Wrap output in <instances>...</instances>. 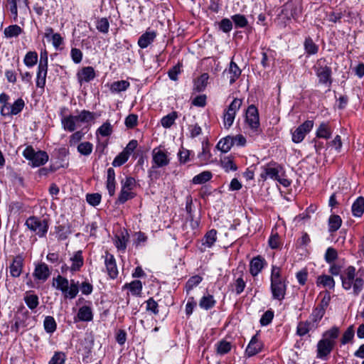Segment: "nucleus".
Instances as JSON below:
<instances>
[{"instance_id": "b1692460", "label": "nucleus", "mask_w": 364, "mask_h": 364, "mask_svg": "<svg viewBox=\"0 0 364 364\" xmlns=\"http://www.w3.org/2000/svg\"><path fill=\"white\" fill-rule=\"evenodd\" d=\"M331 134L332 130L329 123L325 122H323L320 124L316 132V137L326 139H329L331 136Z\"/></svg>"}, {"instance_id": "39448f33", "label": "nucleus", "mask_w": 364, "mask_h": 364, "mask_svg": "<svg viewBox=\"0 0 364 364\" xmlns=\"http://www.w3.org/2000/svg\"><path fill=\"white\" fill-rule=\"evenodd\" d=\"M25 224L29 230L35 232L41 237L46 236L48 230V222L35 216L29 217Z\"/></svg>"}, {"instance_id": "774afa93", "label": "nucleus", "mask_w": 364, "mask_h": 364, "mask_svg": "<svg viewBox=\"0 0 364 364\" xmlns=\"http://www.w3.org/2000/svg\"><path fill=\"white\" fill-rule=\"evenodd\" d=\"M65 361V355L62 352H55L51 358L48 364H64Z\"/></svg>"}, {"instance_id": "bf43d9fd", "label": "nucleus", "mask_w": 364, "mask_h": 364, "mask_svg": "<svg viewBox=\"0 0 364 364\" xmlns=\"http://www.w3.org/2000/svg\"><path fill=\"white\" fill-rule=\"evenodd\" d=\"M79 122H89L95 119V114L87 110H82L78 115H76Z\"/></svg>"}, {"instance_id": "5701e85b", "label": "nucleus", "mask_w": 364, "mask_h": 364, "mask_svg": "<svg viewBox=\"0 0 364 364\" xmlns=\"http://www.w3.org/2000/svg\"><path fill=\"white\" fill-rule=\"evenodd\" d=\"M156 37V33L155 31H146L139 37L138 46L141 48H146L154 41Z\"/></svg>"}, {"instance_id": "de8ad7c7", "label": "nucleus", "mask_w": 364, "mask_h": 364, "mask_svg": "<svg viewBox=\"0 0 364 364\" xmlns=\"http://www.w3.org/2000/svg\"><path fill=\"white\" fill-rule=\"evenodd\" d=\"M304 49L309 55H314L318 53V47L311 38H306L304 41Z\"/></svg>"}, {"instance_id": "c9c22d12", "label": "nucleus", "mask_w": 364, "mask_h": 364, "mask_svg": "<svg viewBox=\"0 0 364 364\" xmlns=\"http://www.w3.org/2000/svg\"><path fill=\"white\" fill-rule=\"evenodd\" d=\"M316 327H313L312 323L308 320L306 321H300L296 328V333L299 336H304L309 331L316 329Z\"/></svg>"}, {"instance_id": "bb28decb", "label": "nucleus", "mask_w": 364, "mask_h": 364, "mask_svg": "<svg viewBox=\"0 0 364 364\" xmlns=\"http://www.w3.org/2000/svg\"><path fill=\"white\" fill-rule=\"evenodd\" d=\"M217 240V231L212 229L206 232L202 240V245L205 247L210 248L213 246Z\"/></svg>"}, {"instance_id": "6e6d98bb", "label": "nucleus", "mask_w": 364, "mask_h": 364, "mask_svg": "<svg viewBox=\"0 0 364 364\" xmlns=\"http://www.w3.org/2000/svg\"><path fill=\"white\" fill-rule=\"evenodd\" d=\"M338 258V252L333 247H328L325 255L324 259L328 264H332Z\"/></svg>"}, {"instance_id": "ddd939ff", "label": "nucleus", "mask_w": 364, "mask_h": 364, "mask_svg": "<svg viewBox=\"0 0 364 364\" xmlns=\"http://www.w3.org/2000/svg\"><path fill=\"white\" fill-rule=\"evenodd\" d=\"M104 258L106 270L109 277L111 279L117 278L118 275V269L114 255L107 252Z\"/></svg>"}, {"instance_id": "a18cd8bd", "label": "nucleus", "mask_w": 364, "mask_h": 364, "mask_svg": "<svg viewBox=\"0 0 364 364\" xmlns=\"http://www.w3.org/2000/svg\"><path fill=\"white\" fill-rule=\"evenodd\" d=\"M24 301L31 310L35 309L39 304L38 296L36 294H26Z\"/></svg>"}, {"instance_id": "8fccbe9b", "label": "nucleus", "mask_w": 364, "mask_h": 364, "mask_svg": "<svg viewBox=\"0 0 364 364\" xmlns=\"http://www.w3.org/2000/svg\"><path fill=\"white\" fill-rule=\"evenodd\" d=\"M71 233L69 226L58 225L56 227L57 238L59 240H65Z\"/></svg>"}, {"instance_id": "f704fd0d", "label": "nucleus", "mask_w": 364, "mask_h": 364, "mask_svg": "<svg viewBox=\"0 0 364 364\" xmlns=\"http://www.w3.org/2000/svg\"><path fill=\"white\" fill-rule=\"evenodd\" d=\"M325 314V312L323 311V310H320L318 308L315 307L311 315L309 316V318L308 319L310 323H312L313 327H318L319 322L322 319Z\"/></svg>"}, {"instance_id": "69168bd1", "label": "nucleus", "mask_w": 364, "mask_h": 364, "mask_svg": "<svg viewBox=\"0 0 364 364\" xmlns=\"http://www.w3.org/2000/svg\"><path fill=\"white\" fill-rule=\"evenodd\" d=\"M102 196L100 193H88L86 196L87 202L92 205L96 206L100 204L101 201Z\"/></svg>"}, {"instance_id": "2f4dec72", "label": "nucleus", "mask_w": 364, "mask_h": 364, "mask_svg": "<svg viewBox=\"0 0 364 364\" xmlns=\"http://www.w3.org/2000/svg\"><path fill=\"white\" fill-rule=\"evenodd\" d=\"M339 328L336 326H333L329 330L323 333L322 339L326 341H330L333 345H336V340L339 336Z\"/></svg>"}, {"instance_id": "ea45409f", "label": "nucleus", "mask_w": 364, "mask_h": 364, "mask_svg": "<svg viewBox=\"0 0 364 364\" xmlns=\"http://www.w3.org/2000/svg\"><path fill=\"white\" fill-rule=\"evenodd\" d=\"M216 301L214 299L213 296L212 295L208 294L207 296H203L200 301H199V306L201 309L208 310L211 308H213Z\"/></svg>"}, {"instance_id": "3c124183", "label": "nucleus", "mask_w": 364, "mask_h": 364, "mask_svg": "<svg viewBox=\"0 0 364 364\" xmlns=\"http://www.w3.org/2000/svg\"><path fill=\"white\" fill-rule=\"evenodd\" d=\"M127 288L129 289L130 291L134 295H139L141 292L142 289V283L139 280H134L130 282L129 284H126L125 285Z\"/></svg>"}, {"instance_id": "4c0bfd02", "label": "nucleus", "mask_w": 364, "mask_h": 364, "mask_svg": "<svg viewBox=\"0 0 364 364\" xmlns=\"http://www.w3.org/2000/svg\"><path fill=\"white\" fill-rule=\"evenodd\" d=\"M178 113L176 111L171 112L167 115L163 117L161 119V124L164 128L168 129L174 123L176 119L178 118Z\"/></svg>"}, {"instance_id": "13d9d810", "label": "nucleus", "mask_w": 364, "mask_h": 364, "mask_svg": "<svg viewBox=\"0 0 364 364\" xmlns=\"http://www.w3.org/2000/svg\"><path fill=\"white\" fill-rule=\"evenodd\" d=\"M231 347L230 342L223 340L218 343L217 353L220 355H225L231 350Z\"/></svg>"}, {"instance_id": "dca6fc26", "label": "nucleus", "mask_w": 364, "mask_h": 364, "mask_svg": "<svg viewBox=\"0 0 364 364\" xmlns=\"http://www.w3.org/2000/svg\"><path fill=\"white\" fill-rule=\"evenodd\" d=\"M153 162L156 167H163L169 164V159L165 151L159 148H156L152 151Z\"/></svg>"}, {"instance_id": "6e6552de", "label": "nucleus", "mask_w": 364, "mask_h": 364, "mask_svg": "<svg viewBox=\"0 0 364 364\" xmlns=\"http://www.w3.org/2000/svg\"><path fill=\"white\" fill-rule=\"evenodd\" d=\"M314 127L312 120H306L299 126L294 132H292V141L294 143L301 142L306 134H308Z\"/></svg>"}, {"instance_id": "f03ea898", "label": "nucleus", "mask_w": 364, "mask_h": 364, "mask_svg": "<svg viewBox=\"0 0 364 364\" xmlns=\"http://www.w3.org/2000/svg\"><path fill=\"white\" fill-rule=\"evenodd\" d=\"M52 286L57 290L60 291L65 299H73L76 297L79 292L77 282L72 279L70 284L68 279L61 275H58L53 278Z\"/></svg>"}, {"instance_id": "9d476101", "label": "nucleus", "mask_w": 364, "mask_h": 364, "mask_svg": "<svg viewBox=\"0 0 364 364\" xmlns=\"http://www.w3.org/2000/svg\"><path fill=\"white\" fill-rule=\"evenodd\" d=\"M23 265L24 259L21 255H18L14 257L9 265V273L11 277L14 278L20 277L23 271Z\"/></svg>"}, {"instance_id": "0eeeda50", "label": "nucleus", "mask_w": 364, "mask_h": 364, "mask_svg": "<svg viewBox=\"0 0 364 364\" xmlns=\"http://www.w3.org/2000/svg\"><path fill=\"white\" fill-rule=\"evenodd\" d=\"M314 70L318 78V82L330 87L332 83L331 68L327 65H321L318 61L317 65L314 66Z\"/></svg>"}, {"instance_id": "393cba45", "label": "nucleus", "mask_w": 364, "mask_h": 364, "mask_svg": "<svg viewBox=\"0 0 364 364\" xmlns=\"http://www.w3.org/2000/svg\"><path fill=\"white\" fill-rule=\"evenodd\" d=\"M351 210L353 216L360 218L364 213V198L358 197L353 203Z\"/></svg>"}, {"instance_id": "58836bf2", "label": "nucleus", "mask_w": 364, "mask_h": 364, "mask_svg": "<svg viewBox=\"0 0 364 364\" xmlns=\"http://www.w3.org/2000/svg\"><path fill=\"white\" fill-rule=\"evenodd\" d=\"M22 33V28L16 24L11 25L6 27L4 31V36L7 38L18 37Z\"/></svg>"}, {"instance_id": "4be33fe9", "label": "nucleus", "mask_w": 364, "mask_h": 364, "mask_svg": "<svg viewBox=\"0 0 364 364\" xmlns=\"http://www.w3.org/2000/svg\"><path fill=\"white\" fill-rule=\"evenodd\" d=\"M115 186L116 181L114 170L112 168H109L107 169L106 187L110 196H113L114 195Z\"/></svg>"}, {"instance_id": "5fc2aeb1", "label": "nucleus", "mask_w": 364, "mask_h": 364, "mask_svg": "<svg viewBox=\"0 0 364 364\" xmlns=\"http://www.w3.org/2000/svg\"><path fill=\"white\" fill-rule=\"evenodd\" d=\"M92 144L89 141H85L79 144L77 151L84 156L90 155L92 151Z\"/></svg>"}, {"instance_id": "cd10ccee", "label": "nucleus", "mask_w": 364, "mask_h": 364, "mask_svg": "<svg viewBox=\"0 0 364 364\" xmlns=\"http://www.w3.org/2000/svg\"><path fill=\"white\" fill-rule=\"evenodd\" d=\"M209 79V75L208 73H203L200 75L196 80L194 81L193 89L196 92H202L203 91L207 85L208 80Z\"/></svg>"}, {"instance_id": "aec40b11", "label": "nucleus", "mask_w": 364, "mask_h": 364, "mask_svg": "<svg viewBox=\"0 0 364 364\" xmlns=\"http://www.w3.org/2000/svg\"><path fill=\"white\" fill-rule=\"evenodd\" d=\"M79 121L77 119V116L74 115H68L63 117L61 119V123L63 129L65 131L68 132H73L75 130L77 127V123H78Z\"/></svg>"}, {"instance_id": "f8f14e48", "label": "nucleus", "mask_w": 364, "mask_h": 364, "mask_svg": "<svg viewBox=\"0 0 364 364\" xmlns=\"http://www.w3.org/2000/svg\"><path fill=\"white\" fill-rule=\"evenodd\" d=\"M334 345L330 341H326L322 338L317 343V355L318 358L326 360L328 355L333 350Z\"/></svg>"}, {"instance_id": "37998d69", "label": "nucleus", "mask_w": 364, "mask_h": 364, "mask_svg": "<svg viewBox=\"0 0 364 364\" xmlns=\"http://www.w3.org/2000/svg\"><path fill=\"white\" fill-rule=\"evenodd\" d=\"M342 224V220L338 215H333L329 218L328 226L330 232H336L338 230Z\"/></svg>"}, {"instance_id": "603ef678", "label": "nucleus", "mask_w": 364, "mask_h": 364, "mask_svg": "<svg viewBox=\"0 0 364 364\" xmlns=\"http://www.w3.org/2000/svg\"><path fill=\"white\" fill-rule=\"evenodd\" d=\"M24 63L28 67H33L38 61V55L35 51H29L24 58Z\"/></svg>"}, {"instance_id": "1a4fd4ad", "label": "nucleus", "mask_w": 364, "mask_h": 364, "mask_svg": "<svg viewBox=\"0 0 364 364\" xmlns=\"http://www.w3.org/2000/svg\"><path fill=\"white\" fill-rule=\"evenodd\" d=\"M246 121L254 132H257L259 128V120L257 109L254 105L248 107L246 112Z\"/></svg>"}, {"instance_id": "423d86ee", "label": "nucleus", "mask_w": 364, "mask_h": 364, "mask_svg": "<svg viewBox=\"0 0 364 364\" xmlns=\"http://www.w3.org/2000/svg\"><path fill=\"white\" fill-rule=\"evenodd\" d=\"M242 105V100L235 98L225 110L223 114V124L226 129H229L233 124L237 112Z\"/></svg>"}, {"instance_id": "7c9ffc66", "label": "nucleus", "mask_w": 364, "mask_h": 364, "mask_svg": "<svg viewBox=\"0 0 364 364\" xmlns=\"http://www.w3.org/2000/svg\"><path fill=\"white\" fill-rule=\"evenodd\" d=\"M316 284L317 286L321 285L323 287H328L330 289H333L335 287V280L330 275L322 274L318 277Z\"/></svg>"}, {"instance_id": "a211bd4d", "label": "nucleus", "mask_w": 364, "mask_h": 364, "mask_svg": "<svg viewBox=\"0 0 364 364\" xmlns=\"http://www.w3.org/2000/svg\"><path fill=\"white\" fill-rule=\"evenodd\" d=\"M10 5V11L14 16V21H16L18 17V7L20 9H26L28 7V0H7Z\"/></svg>"}, {"instance_id": "6ab92c4d", "label": "nucleus", "mask_w": 364, "mask_h": 364, "mask_svg": "<svg viewBox=\"0 0 364 364\" xmlns=\"http://www.w3.org/2000/svg\"><path fill=\"white\" fill-rule=\"evenodd\" d=\"M265 260L260 256L254 257L250 264V274L255 277L257 276L263 269Z\"/></svg>"}, {"instance_id": "72a5a7b5", "label": "nucleus", "mask_w": 364, "mask_h": 364, "mask_svg": "<svg viewBox=\"0 0 364 364\" xmlns=\"http://www.w3.org/2000/svg\"><path fill=\"white\" fill-rule=\"evenodd\" d=\"M77 318L82 321H90L93 318L92 309L90 306H83L79 309Z\"/></svg>"}, {"instance_id": "e2e57ef3", "label": "nucleus", "mask_w": 364, "mask_h": 364, "mask_svg": "<svg viewBox=\"0 0 364 364\" xmlns=\"http://www.w3.org/2000/svg\"><path fill=\"white\" fill-rule=\"evenodd\" d=\"M135 186L136 181L133 177L128 176L121 181V188L133 191Z\"/></svg>"}, {"instance_id": "680f3d73", "label": "nucleus", "mask_w": 364, "mask_h": 364, "mask_svg": "<svg viewBox=\"0 0 364 364\" xmlns=\"http://www.w3.org/2000/svg\"><path fill=\"white\" fill-rule=\"evenodd\" d=\"M97 29L103 33H107L109 31V23L107 18H101L97 22Z\"/></svg>"}, {"instance_id": "c756f323", "label": "nucleus", "mask_w": 364, "mask_h": 364, "mask_svg": "<svg viewBox=\"0 0 364 364\" xmlns=\"http://www.w3.org/2000/svg\"><path fill=\"white\" fill-rule=\"evenodd\" d=\"M72 264L70 267V271L77 272L79 271L81 267L83 265L84 260L82 255L81 251L76 252L74 255L70 258Z\"/></svg>"}, {"instance_id": "473e14b6", "label": "nucleus", "mask_w": 364, "mask_h": 364, "mask_svg": "<svg viewBox=\"0 0 364 364\" xmlns=\"http://www.w3.org/2000/svg\"><path fill=\"white\" fill-rule=\"evenodd\" d=\"M232 136H227L223 139H221L216 147L218 149L220 150L223 153H227L229 151L232 146H233V142H232Z\"/></svg>"}, {"instance_id": "a19ab883", "label": "nucleus", "mask_w": 364, "mask_h": 364, "mask_svg": "<svg viewBox=\"0 0 364 364\" xmlns=\"http://www.w3.org/2000/svg\"><path fill=\"white\" fill-rule=\"evenodd\" d=\"M213 174L210 171H205L195 176L192 180L194 184H203L211 179Z\"/></svg>"}, {"instance_id": "052dcab7", "label": "nucleus", "mask_w": 364, "mask_h": 364, "mask_svg": "<svg viewBox=\"0 0 364 364\" xmlns=\"http://www.w3.org/2000/svg\"><path fill=\"white\" fill-rule=\"evenodd\" d=\"M129 156L123 150L120 154H119L113 160L112 166H120L125 164Z\"/></svg>"}, {"instance_id": "2eb2a0df", "label": "nucleus", "mask_w": 364, "mask_h": 364, "mask_svg": "<svg viewBox=\"0 0 364 364\" xmlns=\"http://www.w3.org/2000/svg\"><path fill=\"white\" fill-rule=\"evenodd\" d=\"M51 272L48 266L43 262L38 264L34 269L33 276L36 280L46 282L50 276Z\"/></svg>"}, {"instance_id": "4468645a", "label": "nucleus", "mask_w": 364, "mask_h": 364, "mask_svg": "<svg viewBox=\"0 0 364 364\" xmlns=\"http://www.w3.org/2000/svg\"><path fill=\"white\" fill-rule=\"evenodd\" d=\"M270 287L272 296L274 299L282 301V299H284L287 291V284L284 279L279 282L271 283Z\"/></svg>"}, {"instance_id": "864d4df0", "label": "nucleus", "mask_w": 364, "mask_h": 364, "mask_svg": "<svg viewBox=\"0 0 364 364\" xmlns=\"http://www.w3.org/2000/svg\"><path fill=\"white\" fill-rule=\"evenodd\" d=\"M222 167L225 171L229 172L230 171H235L237 167L233 161L230 157H225L220 161Z\"/></svg>"}, {"instance_id": "4d7b16f0", "label": "nucleus", "mask_w": 364, "mask_h": 364, "mask_svg": "<svg viewBox=\"0 0 364 364\" xmlns=\"http://www.w3.org/2000/svg\"><path fill=\"white\" fill-rule=\"evenodd\" d=\"M232 19L237 28H245L248 24L246 17L242 14H235L232 16Z\"/></svg>"}, {"instance_id": "338daca9", "label": "nucleus", "mask_w": 364, "mask_h": 364, "mask_svg": "<svg viewBox=\"0 0 364 364\" xmlns=\"http://www.w3.org/2000/svg\"><path fill=\"white\" fill-rule=\"evenodd\" d=\"M354 337V329L353 326H350L347 330L343 334L341 342V344L345 345L351 340H353Z\"/></svg>"}, {"instance_id": "79ce46f5", "label": "nucleus", "mask_w": 364, "mask_h": 364, "mask_svg": "<svg viewBox=\"0 0 364 364\" xmlns=\"http://www.w3.org/2000/svg\"><path fill=\"white\" fill-rule=\"evenodd\" d=\"M129 87V82L127 80H119L112 83L110 90L112 92H120L125 91Z\"/></svg>"}, {"instance_id": "f257e3e1", "label": "nucleus", "mask_w": 364, "mask_h": 364, "mask_svg": "<svg viewBox=\"0 0 364 364\" xmlns=\"http://www.w3.org/2000/svg\"><path fill=\"white\" fill-rule=\"evenodd\" d=\"M342 287L346 290L353 289V294L358 296L363 289L364 280L361 277H355V268L348 266L341 274Z\"/></svg>"}, {"instance_id": "09e8293b", "label": "nucleus", "mask_w": 364, "mask_h": 364, "mask_svg": "<svg viewBox=\"0 0 364 364\" xmlns=\"http://www.w3.org/2000/svg\"><path fill=\"white\" fill-rule=\"evenodd\" d=\"M43 326L45 331L48 333H53L57 328V324L54 318L50 316H48L45 318Z\"/></svg>"}, {"instance_id": "c85d7f7f", "label": "nucleus", "mask_w": 364, "mask_h": 364, "mask_svg": "<svg viewBox=\"0 0 364 364\" xmlns=\"http://www.w3.org/2000/svg\"><path fill=\"white\" fill-rule=\"evenodd\" d=\"M241 73L242 71L237 65L235 62L231 61L228 70V73L230 75V83L231 85L239 78Z\"/></svg>"}, {"instance_id": "0e129e2a", "label": "nucleus", "mask_w": 364, "mask_h": 364, "mask_svg": "<svg viewBox=\"0 0 364 364\" xmlns=\"http://www.w3.org/2000/svg\"><path fill=\"white\" fill-rule=\"evenodd\" d=\"M270 280L271 283L284 280V279L282 277L280 267L272 265Z\"/></svg>"}, {"instance_id": "9b49d317", "label": "nucleus", "mask_w": 364, "mask_h": 364, "mask_svg": "<svg viewBox=\"0 0 364 364\" xmlns=\"http://www.w3.org/2000/svg\"><path fill=\"white\" fill-rule=\"evenodd\" d=\"M263 343L259 340L258 334H255L252 337L246 349L245 354L247 357H252L260 353L263 348Z\"/></svg>"}, {"instance_id": "e433bc0d", "label": "nucleus", "mask_w": 364, "mask_h": 364, "mask_svg": "<svg viewBox=\"0 0 364 364\" xmlns=\"http://www.w3.org/2000/svg\"><path fill=\"white\" fill-rule=\"evenodd\" d=\"M48 72V67L38 65L37 76H36V86L43 88L46 85V75Z\"/></svg>"}, {"instance_id": "412c9836", "label": "nucleus", "mask_w": 364, "mask_h": 364, "mask_svg": "<svg viewBox=\"0 0 364 364\" xmlns=\"http://www.w3.org/2000/svg\"><path fill=\"white\" fill-rule=\"evenodd\" d=\"M129 236L127 231L122 232L120 234L115 235L114 245L118 250L123 252H125L127 249V244L129 241Z\"/></svg>"}, {"instance_id": "c03bdc74", "label": "nucleus", "mask_w": 364, "mask_h": 364, "mask_svg": "<svg viewBox=\"0 0 364 364\" xmlns=\"http://www.w3.org/2000/svg\"><path fill=\"white\" fill-rule=\"evenodd\" d=\"M24 107V100L22 98H18L10 106V112H7V114L16 115L23 110Z\"/></svg>"}, {"instance_id": "20e7f679", "label": "nucleus", "mask_w": 364, "mask_h": 364, "mask_svg": "<svg viewBox=\"0 0 364 364\" xmlns=\"http://www.w3.org/2000/svg\"><path fill=\"white\" fill-rule=\"evenodd\" d=\"M23 156L34 167L44 165L48 161V155L44 151H36L31 146H28L23 151Z\"/></svg>"}, {"instance_id": "a878e982", "label": "nucleus", "mask_w": 364, "mask_h": 364, "mask_svg": "<svg viewBox=\"0 0 364 364\" xmlns=\"http://www.w3.org/2000/svg\"><path fill=\"white\" fill-rule=\"evenodd\" d=\"M136 194L132 191L121 188L115 204H124L129 200L134 198Z\"/></svg>"}, {"instance_id": "f3484780", "label": "nucleus", "mask_w": 364, "mask_h": 364, "mask_svg": "<svg viewBox=\"0 0 364 364\" xmlns=\"http://www.w3.org/2000/svg\"><path fill=\"white\" fill-rule=\"evenodd\" d=\"M77 77L80 85L82 82H89L95 77V70L91 66L84 67L77 72Z\"/></svg>"}, {"instance_id": "49530a36", "label": "nucleus", "mask_w": 364, "mask_h": 364, "mask_svg": "<svg viewBox=\"0 0 364 364\" xmlns=\"http://www.w3.org/2000/svg\"><path fill=\"white\" fill-rule=\"evenodd\" d=\"M203 280L202 277L199 275L192 276L188 279L186 284V290L187 294L196 286H198Z\"/></svg>"}, {"instance_id": "7ed1b4c3", "label": "nucleus", "mask_w": 364, "mask_h": 364, "mask_svg": "<svg viewBox=\"0 0 364 364\" xmlns=\"http://www.w3.org/2000/svg\"><path fill=\"white\" fill-rule=\"evenodd\" d=\"M262 169L260 178L263 181H266L268 178L277 181L284 187H288L291 184L288 179L281 177L280 173L282 171V168L277 163H269L262 166Z\"/></svg>"}]
</instances>
